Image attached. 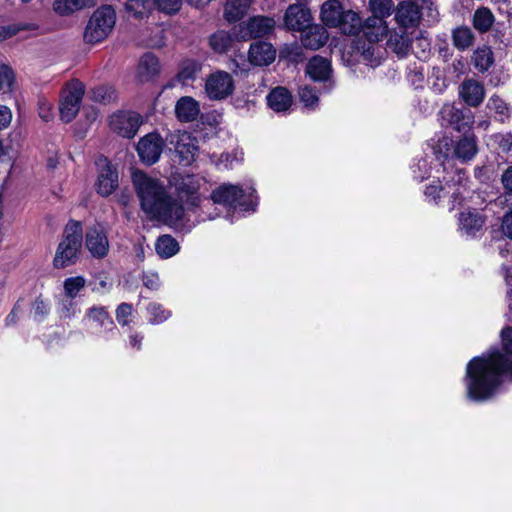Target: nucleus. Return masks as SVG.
I'll list each match as a JSON object with an SVG mask.
<instances>
[{"label": "nucleus", "mask_w": 512, "mask_h": 512, "mask_svg": "<svg viewBox=\"0 0 512 512\" xmlns=\"http://www.w3.org/2000/svg\"><path fill=\"white\" fill-rule=\"evenodd\" d=\"M500 336L504 352L491 349L467 364L464 385L471 401H487L504 381L512 382V327L503 328Z\"/></svg>", "instance_id": "nucleus-1"}, {"label": "nucleus", "mask_w": 512, "mask_h": 512, "mask_svg": "<svg viewBox=\"0 0 512 512\" xmlns=\"http://www.w3.org/2000/svg\"><path fill=\"white\" fill-rule=\"evenodd\" d=\"M132 183L139 199L141 209L151 218L177 228L190 231L195 221L186 218L182 205L173 200L164 183L142 171L132 174Z\"/></svg>", "instance_id": "nucleus-2"}, {"label": "nucleus", "mask_w": 512, "mask_h": 512, "mask_svg": "<svg viewBox=\"0 0 512 512\" xmlns=\"http://www.w3.org/2000/svg\"><path fill=\"white\" fill-rule=\"evenodd\" d=\"M393 5L392 0H370L373 16L365 21L363 34L353 40L352 55L356 61L370 67L380 65L383 49L377 43L388 35L384 18L391 14Z\"/></svg>", "instance_id": "nucleus-3"}, {"label": "nucleus", "mask_w": 512, "mask_h": 512, "mask_svg": "<svg viewBox=\"0 0 512 512\" xmlns=\"http://www.w3.org/2000/svg\"><path fill=\"white\" fill-rule=\"evenodd\" d=\"M170 184L174 187L176 195V198H173V200L184 207L186 218L190 220L189 223L195 221L196 225L201 221L212 219V217L203 216L200 213L201 197L199 190L205 184L203 177L190 174L178 175L170 180Z\"/></svg>", "instance_id": "nucleus-4"}, {"label": "nucleus", "mask_w": 512, "mask_h": 512, "mask_svg": "<svg viewBox=\"0 0 512 512\" xmlns=\"http://www.w3.org/2000/svg\"><path fill=\"white\" fill-rule=\"evenodd\" d=\"M463 133L464 135L456 142L453 150L450 148L451 141L448 138L439 141L434 151L436 165L438 166L437 174L445 173L448 170L451 166L450 160L453 157L465 162L471 160L477 154L478 147L475 134L470 130Z\"/></svg>", "instance_id": "nucleus-5"}, {"label": "nucleus", "mask_w": 512, "mask_h": 512, "mask_svg": "<svg viewBox=\"0 0 512 512\" xmlns=\"http://www.w3.org/2000/svg\"><path fill=\"white\" fill-rule=\"evenodd\" d=\"M255 193L256 190L252 185L224 183L212 191L211 199L214 203L253 213L258 205V197Z\"/></svg>", "instance_id": "nucleus-6"}, {"label": "nucleus", "mask_w": 512, "mask_h": 512, "mask_svg": "<svg viewBox=\"0 0 512 512\" xmlns=\"http://www.w3.org/2000/svg\"><path fill=\"white\" fill-rule=\"evenodd\" d=\"M82 241L80 222L70 221L65 228L64 239L60 242L53 263L56 268H64L75 263Z\"/></svg>", "instance_id": "nucleus-7"}, {"label": "nucleus", "mask_w": 512, "mask_h": 512, "mask_svg": "<svg viewBox=\"0 0 512 512\" xmlns=\"http://www.w3.org/2000/svg\"><path fill=\"white\" fill-rule=\"evenodd\" d=\"M116 22V13L111 6L98 8L88 21L84 39L88 43H98L104 40L112 31Z\"/></svg>", "instance_id": "nucleus-8"}, {"label": "nucleus", "mask_w": 512, "mask_h": 512, "mask_svg": "<svg viewBox=\"0 0 512 512\" xmlns=\"http://www.w3.org/2000/svg\"><path fill=\"white\" fill-rule=\"evenodd\" d=\"M467 177L465 172L457 170L451 181L446 180L445 185L430 184L425 189V197L434 203H438L443 197L450 196L453 206L460 203L462 194L466 190Z\"/></svg>", "instance_id": "nucleus-9"}, {"label": "nucleus", "mask_w": 512, "mask_h": 512, "mask_svg": "<svg viewBox=\"0 0 512 512\" xmlns=\"http://www.w3.org/2000/svg\"><path fill=\"white\" fill-rule=\"evenodd\" d=\"M85 86L79 80H72L63 88L59 111L64 122L72 121L78 114Z\"/></svg>", "instance_id": "nucleus-10"}, {"label": "nucleus", "mask_w": 512, "mask_h": 512, "mask_svg": "<svg viewBox=\"0 0 512 512\" xmlns=\"http://www.w3.org/2000/svg\"><path fill=\"white\" fill-rule=\"evenodd\" d=\"M167 141L174 146L179 163L183 166L191 165L198 154V141L191 133L176 131L171 133Z\"/></svg>", "instance_id": "nucleus-11"}, {"label": "nucleus", "mask_w": 512, "mask_h": 512, "mask_svg": "<svg viewBox=\"0 0 512 512\" xmlns=\"http://www.w3.org/2000/svg\"><path fill=\"white\" fill-rule=\"evenodd\" d=\"M233 77L225 71L218 70L210 74L205 81V94L213 101L228 98L234 91Z\"/></svg>", "instance_id": "nucleus-12"}, {"label": "nucleus", "mask_w": 512, "mask_h": 512, "mask_svg": "<svg viewBox=\"0 0 512 512\" xmlns=\"http://www.w3.org/2000/svg\"><path fill=\"white\" fill-rule=\"evenodd\" d=\"M443 127H451L458 132L469 131L474 123L470 110H461L453 104H444L439 112Z\"/></svg>", "instance_id": "nucleus-13"}, {"label": "nucleus", "mask_w": 512, "mask_h": 512, "mask_svg": "<svg viewBox=\"0 0 512 512\" xmlns=\"http://www.w3.org/2000/svg\"><path fill=\"white\" fill-rule=\"evenodd\" d=\"M275 26L273 18L257 16L234 27V34L237 40L246 41L251 38H258L268 35Z\"/></svg>", "instance_id": "nucleus-14"}, {"label": "nucleus", "mask_w": 512, "mask_h": 512, "mask_svg": "<svg viewBox=\"0 0 512 512\" xmlns=\"http://www.w3.org/2000/svg\"><path fill=\"white\" fill-rule=\"evenodd\" d=\"M306 74L314 82L322 83V92L329 93L334 88L331 62L324 57L314 56L306 65Z\"/></svg>", "instance_id": "nucleus-15"}, {"label": "nucleus", "mask_w": 512, "mask_h": 512, "mask_svg": "<svg viewBox=\"0 0 512 512\" xmlns=\"http://www.w3.org/2000/svg\"><path fill=\"white\" fill-rule=\"evenodd\" d=\"M142 122V117L137 112L118 111L111 115L109 125L118 135L132 138L138 132Z\"/></svg>", "instance_id": "nucleus-16"}, {"label": "nucleus", "mask_w": 512, "mask_h": 512, "mask_svg": "<svg viewBox=\"0 0 512 512\" xmlns=\"http://www.w3.org/2000/svg\"><path fill=\"white\" fill-rule=\"evenodd\" d=\"M82 324L90 333L96 335H104L115 330L114 322L103 306L89 308L82 319Z\"/></svg>", "instance_id": "nucleus-17"}, {"label": "nucleus", "mask_w": 512, "mask_h": 512, "mask_svg": "<svg viewBox=\"0 0 512 512\" xmlns=\"http://www.w3.org/2000/svg\"><path fill=\"white\" fill-rule=\"evenodd\" d=\"M164 147L165 140L157 132H152L140 138L136 150L143 163L153 165L160 159Z\"/></svg>", "instance_id": "nucleus-18"}, {"label": "nucleus", "mask_w": 512, "mask_h": 512, "mask_svg": "<svg viewBox=\"0 0 512 512\" xmlns=\"http://www.w3.org/2000/svg\"><path fill=\"white\" fill-rule=\"evenodd\" d=\"M312 22V15L308 8L301 4L290 5L284 16V24L288 30L304 31Z\"/></svg>", "instance_id": "nucleus-19"}, {"label": "nucleus", "mask_w": 512, "mask_h": 512, "mask_svg": "<svg viewBox=\"0 0 512 512\" xmlns=\"http://www.w3.org/2000/svg\"><path fill=\"white\" fill-rule=\"evenodd\" d=\"M85 245L90 254L95 258H103L109 251V241L105 230L100 225H95L86 233Z\"/></svg>", "instance_id": "nucleus-20"}, {"label": "nucleus", "mask_w": 512, "mask_h": 512, "mask_svg": "<svg viewBox=\"0 0 512 512\" xmlns=\"http://www.w3.org/2000/svg\"><path fill=\"white\" fill-rule=\"evenodd\" d=\"M99 165L101 168L97 181V192L102 196H109L118 187V172L107 159H100Z\"/></svg>", "instance_id": "nucleus-21"}, {"label": "nucleus", "mask_w": 512, "mask_h": 512, "mask_svg": "<svg viewBox=\"0 0 512 512\" xmlns=\"http://www.w3.org/2000/svg\"><path fill=\"white\" fill-rule=\"evenodd\" d=\"M248 57L255 66H268L276 58V49L268 42H254L250 45Z\"/></svg>", "instance_id": "nucleus-22"}, {"label": "nucleus", "mask_w": 512, "mask_h": 512, "mask_svg": "<svg viewBox=\"0 0 512 512\" xmlns=\"http://www.w3.org/2000/svg\"><path fill=\"white\" fill-rule=\"evenodd\" d=\"M459 95L467 105L477 107L484 100L485 89L479 81L467 79L460 85Z\"/></svg>", "instance_id": "nucleus-23"}, {"label": "nucleus", "mask_w": 512, "mask_h": 512, "mask_svg": "<svg viewBox=\"0 0 512 512\" xmlns=\"http://www.w3.org/2000/svg\"><path fill=\"white\" fill-rule=\"evenodd\" d=\"M420 18V9L414 2L404 1L398 5L395 19L401 27H414L419 23Z\"/></svg>", "instance_id": "nucleus-24"}, {"label": "nucleus", "mask_w": 512, "mask_h": 512, "mask_svg": "<svg viewBox=\"0 0 512 512\" xmlns=\"http://www.w3.org/2000/svg\"><path fill=\"white\" fill-rule=\"evenodd\" d=\"M301 43L305 48L317 50L324 46L328 40V32L321 25H310L302 31Z\"/></svg>", "instance_id": "nucleus-25"}, {"label": "nucleus", "mask_w": 512, "mask_h": 512, "mask_svg": "<svg viewBox=\"0 0 512 512\" xmlns=\"http://www.w3.org/2000/svg\"><path fill=\"white\" fill-rule=\"evenodd\" d=\"M175 114L181 122H192L200 114L199 102L193 97L183 96L176 102Z\"/></svg>", "instance_id": "nucleus-26"}, {"label": "nucleus", "mask_w": 512, "mask_h": 512, "mask_svg": "<svg viewBox=\"0 0 512 512\" xmlns=\"http://www.w3.org/2000/svg\"><path fill=\"white\" fill-rule=\"evenodd\" d=\"M268 106L275 112H286L293 103L291 93L284 87H276L267 95Z\"/></svg>", "instance_id": "nucleus-27"}, {"label": "nucleus", "mask_w": 512, "mask_h": 512, "mask_svg": "<svg viewBox=\"0 0 512 512\" xmlns=\"http://www.w3.org/2000/svg\"><path fill=\"white\" fill-rule=\"evenodd\" d=\"M160 72L158 58L151 54H144L138 64L137 77L140 82H148L154 79Z\"/></svg>", "instance_id": "nucleus-28"}, {"label": "nucleus", "mask_w": 512, "mask_h": 512, "mask_svg": "<svg viewBox=\"0 0 512 512\" xmlns=\"http://www.w3.org/2000/svg\"><path fill=\"white\" fill-rule=\"evenodd\" d=\"M346 10L338 0H327L321 7V20L328 27H336L341 23V17Z\"/></svg>", "instance_id": "nucleus-29"}, {"label": "nucleus", "mask_w": 512, "mask_h": 512, "mask_svg": "<svg viewBox=\"0 0 512 512\" xmlns=\"http://www.w3.org/2000/svg\"><path fill=\"white\" fill-rule=\"evenodd\" d=\"M483 224V218L475 210L461 212L459 215V229L467 236H474L482 228Z\"/></svg>", "instance_id": "nucleus-30"}, {"label": "nucleus", "mask_w": 512, "mask_h": 512, "mask_svg": "<svg viewBox=\"0 0 512 512\" xmlns=\"http://www.w3.org/2000/svg\"><path fill=\"white\" fill-rule=\"evenodd\" d=\"M243 155L241 150L234 149L232 152H224L220 155L212 154L210 161L218 170H229L243 161Z\"/></svg>", "instance_id": "nucleus-31"}, {"label": "nucleus", "mask_w": 512, "mask_h": 512, "mask_svg": "<svg viewBox=\"0 0 512 512\" xmlns=\"http://www.w3.org/2000/svg\"><path fill=\"white\" fill-rule=\"evenodd\" d=\"M202 65L200 62L192 59H186L180 64L177 74V81L183 86L191 85L200 73Z\"/></svg>", "instance_id": "nucleus-32"}, {"label": "nucleus", "mask_w": 512, "mask_h": 512, "mask_svg": "<svg viewBox=\"0 0 512 512\" xmlns=\"http://www.w3.org/2000/svg\"><path fill=\"white\" fill-rule=\"evenodd\" d=\"M495 22L492 11L487 7H480L475 10L472 16V25L479 33L488 32Z\"/></svg>", "instance_id": "nucleus-33"}, {"label": "nucleus", "mask_w": 512, "mask_h": 512, "mask_svg": "<svg viewBox=\"0 0 512 512\" xmlns=\"http://www.w3.org/2000/svg\"><path fill=\"white\" fill-rule=\"evenodd\" d=\"M251 3L252 0H227L224 13L226 20L236 22L243 18Z\"/></svg>", "instance_id": "nucleus-34"}, {"label": "nucleus", "mask_w": 512, "mask_h": 512, "mask_svg": "<svg viewBox=\"0 0 512 512\" xmlns=\"http://www.w3.org/2000/svg\"><path fill=\"white\" fill-rule=\"evenodd\" d=\"M363 26L364 24L362 25V20L356 12L346 10L344 15L341 17V23L335 28H339L344 34L355 35L361 28L363 29Z\"/></svg>", "instance_id": "nucleus-35"}, {"label": "nucleus", "mask_w": 512, "mask_h": 512, "mask_svg": "<svg viewBox=\"0 0 512 512\" xmlns=\"http://www.w3.org/2000/svg\"><path fill=\"white\" fill-rule=\"evenodd\" d=\"M474 41V33L468 26H459L452 31V43L460 51L469 49Z\"/></svg>", "instance_id": "nucleus-36"}, {"label": "nucleus", "mask_w": 512, "mask_h": 512, "mask_svg": "<svg viewBox=\"0 0 512 512\" xmlns=\"http://www.w3.org/2000/svg\"><path fill=\"white\" fill-rule=\"evenodd\" d=\"M95 4L96 0H55L54 10L60 15H68Z\"/></svg>", "instance_id": "nucleus-37"}, {"label": "nucleus", "mask_w": 512, "mask_h": 512, "mask_svg": "<svg viewBox=\"0 0 512 512\" xmlns=\"http://www.w3.org/2000/svg\"><path fill=\"white\" fill-rule=\"evenodd\" d=\"M155 249L161 258L167 259L177 254L180 247L172 236L162 235L157 239Z\"/></svg>", "instance_id": "nucleus-38"}, {"label": "nucleus", "mask_w": 512, "mask_h": 512, "mask_svg": "<svg viewBox=\"0 0 512 512\" xmlns=\"http://www.w3.org/2000/svg\"><path fill=\"white\" fill-rule=\"evenodd\" d=\"M235 37L234 31L232 33L225 31H218L210 37V45L217 53L227 52L233 45Z\"/></svg>", "instance_id": "nucleus-39"}, {"label": "nucleus", "mask_w": 512, "mask_h": 512, "mask_svg": "<svg viewBox=\"0 0 512 512\" xmlns=\"http://www.w3.org/2000/svg\"><path fill=\"white\" fill-rule=\"evenodd\" d=\"M472 61L480 72L487 71L494 62L493 52L490 47L484 46L474 51Z\"/></svg>", "instance_id": "nucleus-40"}, {"label": "nucleus", "mask_w": 512, "mask_h": 512, "mask_svg": "<svg viewBox=\"0 0 512 512\" xmlns=\"http://www.w3.org/2000/svg\"><path fill=\"white\" fill-rule=\"evenodd\" d=\"M146 311L150 324H161L172 316V312L166 309L162 304L151 302L147 305Z\"/></svg>", "instance_id": "nucleus-41"}, {"label": "nucleus", "mask_w": 512, "mask_h": 512, "mask_svg": "<svg viewBox=\"0 0 512 512\" xmlns=\"http://www.w3.org/2000/svg\"><path fill=\"white\" fill-rule=\"evenodd\" d=\"M487 107L495 113V118L500 122H505L510 117V108L507 103L499 96L493 95L489 98Z\"/></svg>", "instance_id": "nucleus-42"}, {"label": "nucleus", "mask_w": 512, "mask_h": 512, "mask_svg": "<svg viewBox=\"0 0 512 512\" xmlns=\"http://www.w3.org/2000/svg\"><path fill=\"white\" fill-rule=\"evenodd\" d=\"M86 280L82 276L69 277L64 280L63 288L67 298H76L85 287Z\"/></svg>", "instance_id": "nucleus-43"}, {"label": "nucleus", "mask_w": 512, "mask_h": 512, "mask_svg": "<svg viewBox=\"0 0 512 512\" xmlns=\"http://www.w3.org/2000/svg\"><path fill=\"white\" fill-rule=\"evenodd\" d=\"M299 97L307 110L313 111L318 107L319 97L313 87L309 85L301 87L299 90Z\"/></svg>", "instance_id": "nucleus-44"}, {"label": "nucleus", "mask_w": 512, "mask_h": 512, "mask_svg": "<svg viewBox=\"0 0 512 512\" xmlns=\"http://www.w3.org/2000/svg\"><path fill=\"white\" fill-rule=\"evenodd\" d=\"M492 140L498 145V148L502 153L508 154L506 160L512 161V134L497 133L492 136Z\"/></svg>", "instance_id": "nucleus-45"}, {"label": "nucleus", "mask_w": 512, "mask_h": 512, "mask_svg": "<svg viewBox=\"0 0 512 512\" xmlns=\"http://www.w3.org/2000/svg\"><path fill=\"white\" fill-rule=\"evenodd\" d=\"M59 314L62 318L71 319L80 312V308L74 298L63 299L58 308Z\"/></svg>", "instance_id": "nucleus-46"}, {"label": "nucleus", "mask_w": 512, "mask_h": 512, "mask_svg": "<svg viewBox=\"0 0 512 512\" xmlns=\"http://www.w3.org/2000/svg\"><path fill=\"white\" fill-rule=\"evenodd\" d=\"M387 45L392 48L398 55H404L408 50V43L405 33L401 35L394 33L388 38Z\"/></svg>", "instance_id": "nucleus-47"}, {"label": "nucleus", "mask_w": 512, "mask_h": 512, "mask_svg": "<svg viewBox=\"0 0 512 512\" xmlns=\"http://www.w3.org/2000/svg\"><path fill=\"white\" fill-rule=\"evenodd\" d=\"M414 179L421 182L430 176L429 161L426 158L419 159L412 165Z\"/></svg>", "instance_id": "nucleus-48"}, {"label": "nucleus", "mask_w": 512, "mask_h": 512, "mask_svg": "<svg viewBox=\"0 0 512 512\" xmlns=\"http://www.w3.org/2000/svg\"><path fill=\"white\" fill-rule=\"evenodd\" d=\"M280 57L286 58L291 62H299L302 60V48L298 44L285 45L280 50Z\"/></svg>", "instance_id": "nucleus-49"}, {"label": "nucleus", "mask_w": 512, "mask_h": 512, "mask_svg": "<svg viewBox=\"0 0 512 512\" xmlns=\"http://www.w3.org/2000/svg\"><path fill=\"white\" fill-rule=\"evenodd\" d=\"M50 305L48 301L37 298L32 306V315L36 321H42L49 313Z\"/></svg>", "instance_id": "nucleus-50"}, {"label": "nucleus", "mask_w": 512, "mask_h": 512, "mask_svg": "<svg viewBox=\"0 0 512 512\" xmlns=\"http://www.w3.org/2000/svg\"><path fill=\"white\" fill-rule=\"evenodd\" d=\"M154 2L157 8L166 14L178 12L182 5L181 0H154Z\"/></svg>", "instance_id": "nucleus-51"}, {"label": "nucleus", "mask_w": 512, "mask_h": 512, "mask_svg": "<svg viewBox=\"0 0 512 512\" xmlns=\"http://www.w3.org/2000/svg\"><path fill=\"white\" fill-rule=\"evenodd\" d=\"M133 312V307L129 303H121L116 309V319L122 326L128 325L129 317Z\"/></svg>", "instance_id": "nucleus-52"}, {"label": "nucleus", "mask_w": 512, "mask_h": 512, "mask_svg": "<svg viewBox=\"0 0 512 512\" xmlns=\"http://www.w3.org/2000/svg\"><path fill=\"white\" fill-rule=\"evenodd\" d=\"M142 282L147 289L152 291H157L161 286L159 275L155 272L144 273Z\"/></svg>", "instance_id": "nucleus-53"}, {"label": "nucleus", "mask_w": 512, "mask_h": 512, "mask_svg": "<svg viewBox=\"0 0 512 512\" xmlns=\"http://www.w3.org/2000/svg\"><path fill=\"white\" fill-rule=\"evenodd\" d=\"M92 98L98 102H108L113 98V91L105 86H100L92 91Z\"/></svg>", "instance_id": "nucleus-54"}, {"label": "nucleus", "mask_w": 512, "mask_h": 512, "mask_svg": "<svg viewBox=\"0 0 512 512\" xmlns=\"http://www.w3.org/2000/svg\"><path fill=\"white\" fill-rule=\"evenodd\" d=\"M39 116L46 122L53 118L52 105L47 101L39 102Z\"/></svg>", "instance_id": "nucleus-55"}, {"label": "nucleus", "mask_w": 512, "mask_h": 512, "mask_svg": "<svg viewBox=\"0 0 512 512\" xmlns=\"http://www.w3.org/2000/svg\"><path fill=\"white\" fill-rule=\"evenodd\" d=\"M12 120L11 110L4 105H0V130L6 128Z\"/></svg>", "instance_id": "nucleus-56"}, {"label": "nucleus", "mask_w": 512, "mask_h": 512, "mask_svg": "<svg viewBox=\"0 0 512 512\" xmlns=\"http://www.w3.org/2000/svg\"><path fill=\"white\" fill-rule=\"evenodd\" d=\"M13 82V72L7 67H2L0 70V89L4 86H11Z\"/></svg>", "instance_id": "nucleus-57"}, {"label": "nucleus", "mask_w": 512, "mask_h": 512, "mask_svg": "<svg viewBox=\"0 0 512 512\" xmlns=\"http://www.w3.org/2000/svg\"><path fill=\"white\" fill-rule=\"evenodd\" d=\"M501 182L507 193L512 194V166L508 167L501 177Z\"/></svg>", "instance_id": "nucleus-58"}, {"label": "nucleus", "mask_w": 512, "mask_h": 512, "mask_svg": "<svg viewBox=\"0 0 512 512\" xmlns=\"http://www.w3.org/2000/svg\"><path fill=\"white\" fill-rule=\"evenodd\" d=\"M502 231L505 236L512 240V212L507 213L502 222Z\"/></svg>", "instance_id": "nucleus-59"}, {"label": "nucleus", "mask_w": 512, "mask_h": 512, "mask_svg": "<svg viewBox=\"0 0 512 512\" xmlns=\"http://www.w3.org/2000/svg\"><path fill=\"white\" fill-rule=\"evenodd\" d=\"M111 288V283L108 282L106 279H100L99 281L95 282L92 291L97 293H105L109 291Z\"/></svg>", "instance_id": "nucleus-60"}, {"label": "nucleus", "mask_w": 512, "mask_h": 512, "mask_svg": "<svg viewBox=\"0 0 512 512\" xmlns=\"http://www.w3.org/2000/svg\"><path fill=\"white\" fill-rule=\"evenodd\" d=\"M499 11L502 14H506L507 20L512 22V7L509 4V0H498Z\"/></svg>", "instance_id": "nucleus-61"}, {"label": "nucleus", "mask_w": 512, "mask_h": 512, "mask_svg": "<svg viewBox=\"0 0 512 512\" xmlns=\"http://www.w3.org/2000/svg\"><path fill=\"white\" fill-rule=\"evenodd\" d=\"M143 335L141 334H132L129 337V345L130 347L140 350L142 345Z\"/></svg>", "instance_id": "nucleus-62"}, {"label": "nucleus", "mask_w": 512, "mask_h": 512, "mask_svg": "<svg viewBox=\"0 0 512 512\" xmlns=\"http://www.w3.org/2000/svg\"><path fill=\"white\" fill-rule=\"evenodd\" d=\"M18 29L14 26L0 27V38L6 39L17 33Z\"/></svg>", "instance_id": "nucleus-63"}, {"label": "nucleus", "mask_w": 512, "mask_h": 512, "mask_svg": "<svg viewBox=\"0 0 512 512\" xmlns=\"http://www.w3.org/2000/svg\"><path fill=\"white\" fill-rule=\"evenodd\" d=\"M18 308L14 307L13 310L10 312V314L6 317V324L11 325L14 324L17 321L18 318Z\"/></svg>", "instance_id": "nucleus-64"}]
</instances>
